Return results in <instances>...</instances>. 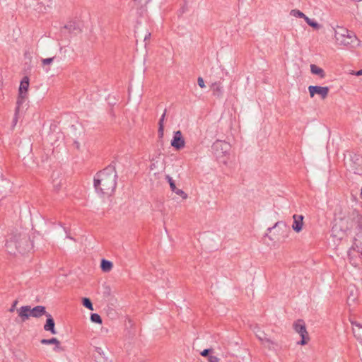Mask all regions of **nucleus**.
Here are the masks:
<instances>
[{"label":"nucleus","instance_id":"nucleus-33","mask_svg":"<svg viewBox=\"0 0 362 362\" xmlns=\"http://www.w3.org/2000/svg\"><path fill=\"white\" fill-rule=\"evenodd\" d=\"M135 1H139V3H144V4H147L151 0H134Z\"/></svg>","mask_w":362,"mask_h":362},{"label":"nucleus","instance_id":"nucleus-8","mask_svg":"<svg viewBox=\"0 0 362 362\" xmlns=\"http://www.w3.org/2000/svg\"><path fill=\"white\" fill-rule=\"evenodd\" d=\"M357 233L354 239V243L351 248L348 252V255L350 256L351 250H356L358 254H362V226L358 225L356 226Z\"/></svg>","mask_w":362,"mask_h":362},{"label":"nucleus","instance_id":"nucleus-28","mask_svg":"<svg viewBox=\"0 0 362 362\" xmlns=\"http://www.w3.org/2000/svg\"><path fill=\"white\" fill-rule=\"evenodd\" d=\"M211 353H213V349H204L203 350L202 352H201V355L202 356H210L209 354Z\"/></svg>","mask_w":362,"mask_h":362},{"label":"nucleus","instance_id":"nucleus-22","mask_svg":"<svg viewBox=\"0 0 362 362\" xmlns=\"http://www.w3.org/2000/svg\"><path fill=\"white\" fill-rule=\"evenodd\" d=\"M290 14L294 17L303 18L304 20L305 18H306L307 16L303 12L298 9H292L290 12Z\"/></svg>","mask_w":362,"mask_h":362},{"label":"nucleus","instance_id":"nucleus-15","mask_svg":"<svg viewBox=\"0 0 362 362\" xmlns=\"http://www.w3.org/2000/svg\"><path fill=\"white\" fill-rule=\"evenodd\" d=\"M213 95L217 98H221L223 93V88L221 82H215L211 85Z\"/></svg>","mask_w":362,"mask_h":362},{"label":"nucleus","instance_id":"nucleus-16","mask_svg":"<svg viewBox=\"0 0 362 362\" xmlns=\"http://www.w3.org/2000/svg\"><path fill=\"white\" fill-rule=\"evenodd\" d=\"M29 87V78L27 76H25L21 82L19 87V93L27 94V91Z\"/></svg>","mask_w":362,"mask_h":362},{"label":"nucleus","instance_id":"nucleus-25","mask_svg":"<svg viewBox=\"0 0 362 362\" xmlns=\"http://www.w3.org/2000/svg\"><path fill=\"white\" fill-rule=\"evenodd\" d=\"M90 320L95 323H98V324L102 323L101 317L97 313H92L90 315Z\"/></svg>","mask_w":362,"mask_h":362},{"label":"nucleus","instance_id":"nucleus-18","mask_svg":"<svg viewBox=\"0 0 362 362\" xmlns=\"http://www.w3.org/2000/svg\"><path fill=\"white\" fill-rule=\"evenodd\" d=\"M112 263L109 261V260H107V259H102L101 261V264H100V267H101V269L105 272H110L111 270V269L112 268Z\"/></svg>","mask_w":362,"mask_h":362},{"label":"nucleus","instance_id":"nucleus-19","mask_svg":"<svg viewBox=\"0 0 362 362\" xmlns=\"http://www.w3.org/2000/svg\"><path fill=\"white\" fill-rule=\"evenodd\" d=\"M166 112H167V110H166V109H165V110H164L163 115H161V117L159 119V122H158V124H159L158 134H159L160 137H162L163 136V129H164L163 122L165 120Z\"/></svg>","mask_w":362,"mask_h":362},{"label":"nucleus","instance_id":"nucleus-37","mask_svg":"<svg viewBox=\"0 0 362 362\" xmlns=\"http://www.w3.org/2000/svg\"><path fill=\"white\" fill-rule=\"evenodd\" d=\"M355 173H357V174H362V170H356L354 171Z\"/></svg>","mask_w":362,"mask_h":362},{"label":"nucleus","instance_id":"nucleus-39","mask_svg":"<svg viewBox=\"0 0 362 362\" xmlns=\"http://www.w3.org/2000/svg\"><path fill=\"white\" fill-rule=\"evenodd\" d=\"M221 355H222V356L226 358L228 356V352H226V354L223 353Z\"/></svg>","mask_w":362,"mask_h":362},{"label":"nucleus","instance_id":"nucleus-21","mask_svg":"<svg viewBox=\"0 0 362 362\" xmlns=\"http://www.w3.org/2000/svg\"><path fill=\"white\" fill-rule=\"evenodd\" d=\"M305 21L310 26H311L312 28H313L317 30L320 28V25L317 21L308 18V16H306V18H305Z\"/></svg>","mask_w":362,"mask_h":362},{"label":"nucleus","instance_id":"nucleus-14","mask_svg":"<svg viewBox=\"0 0 362 362\" xmlns=\"http://www.w3.org/2000/svg\"><path fill=\"white\" fill-rule=\"evenodd\" d=\"M47 320L46 323L44 325V329L47 332H50L52 334H57V330L55 329V322L54 320L51 315L50 313H48L46 315Z\"/></svg>","mask_w":362,"mask_h":362},{"label":"nucleus","instance_id":"nucleus-12","mask_svg":"<svg viewBox=\"0 0 362 362\" xmlns=\"http://www.w3.org/2000/svg\"><path fill=\"white\" fill-rule=\"evenodd\" d=\"M165 180L169 183L172 192L180 196L183 199H186L187 198V194L182 189L177 188L175 181L172 177H170L169 175H165Z\"/></svg>","mask_w":362,"mask_h":362},{"label":"nucleus","instance_id":"nucleus-35","mask_svg":"<svg viewBox=\"0 0 362 362\" xmlns=\"http://www.w3.org/2000/svg\"><path fill=\"white\" fill-rule=\"evenodd\" d=\"M17 115H18L15 114V116H14V118H13V126H15L16 124V123H17V119H18Z\"/></svg>","mask_w":362,"mask_h":362},{"label":"nucleus","instance_id":"nucleus-26","mask_svg":"<svg viewBox=\"0 0 362 362\" xmlns=\"http://www.w3.org/2000/svg\"><path fill=\"white\" fill-rule=\"evenodd\" d=\"M54 57L46 58L42 59V64L43 66L49 65L54 61Z\"/></svg>","mask_w":362,"mask_h":362},{"label":"nucleus","instance_id":"nucleus-40","mask_svg":"<svg viewBox=\"0 0 362 362\" xmlns=\"http://www.w3.org/2000/svg\"><path fill=\"white\" fill-rule=\"evenodd\" d=\"M75 144H76V148H78V147H79L78 142H75Z\"/></svg>","mask_w":362,"mask_h":362},{"label":"nucleus","instance_id":"nucleus-10","mask_svg":"<svg viewBox=\"0 0 362 362\" xmlns=\"http://www.w3.org/2000/svg\"><path fill=\"white\" fill-rule=\"evenodd\" d=\"M255 334L257 337L261 341L262 344L265 347L272 350H277L279 349L278 344L271 340L270 339L267 338L265 337V334L263 332L258 330L257 332H255Z\"/></svg>","mask_w":362,"mask_h":362},{"label":"nucleus","instance_id":"nucleus-34","mask_svg":"<svg viewBox=\"0 0 362 362\" xmlns=\"http://www.w3.org/2000/svg\"><path fill=\"white\" fill-rule=\"evenodd\" d=\"M150 37H151V33H147L146 35H145L144 41H146V40H149Z\"/></svg>","mask_w":362,"mask_h":362},{"label":"nucleus","instance_id":"nucleus-7","mask_svg":"<svg viewBox=\"0 0 362 362\" xmlns=\"http://www.w3.org/2000/svg\"><path fill=\"white\" fill-rule=\"evenodd\" d=\"M293 327L294 330L298 333L302 338L298 344L300 345L306 344L308 341L305 339V337L308 335V332L304 321L303 320H298L293 323Z\"/></svg>","mask_w":362,"mask_h":362},{"label":"nucleus","instance_id":"nucleus-31","mask_svg":"<svg viewBox=\"0 0 362 362\" xmlns=\"http://www.w3.org/2000/svg\"><path fill=\"white\" fill-rule=\"evenodd\" d=\"M17 303H18L17 300L13 301L11 308L9 309L10 312H13L15 310Z\"/></svg>","mask_w":362,"mask_h":362},{"label":"nucleus","instance_id":"nucleus-4","mask_svg":"<svg viewBox=\"0 0 362 362\" xmlns=\"http://www.w3.org/2000/svg\"><path fill=\"white\" fill-rule=\"evenodd\" d=\"M332 28L334 31V38L337 45L348 49L359 46V40L353 31L338 25Z\"/></svg>","mask_w":362,"mask_h":362},{"label":"nucleus","instance_id":"nucleus-24","mask_svg":"<svg viewBox=\"0 0 362 362\" xmlns=\"http://www.w3.org/2000/svg\"><path fill=\"white\" fill-rule=\"evenodd\" d=\"M83 305L90 310H93V306L90 300L88 298H83Z\"/></svg>","mask_w":362,"mask_h":362},{"label":"nucleus","instance_id":"nucleus-27","mask_svg":"<svg viewBox=\"0 0 362 362\" xmlns=\"http://www.w3.org/2000/svg\"><path fill=\"white\" fill-rule=\"evenodd\" d=\"M53 350L55 352H62L64 351L63 347L61 346L60 341H59V344H55Z\"/></svg>","mask_w":362,"mask_h":362},{"label":"nucleus","instance_id":"nucleus-32","mask_svg":"<svg viewBox=\"0 0 362 362\" xmlns=\"http://www.w3.org/2000/svg\"><path fill=\"white\" fill-rule=\"evenodd\" d=\"M279 225L285 226V223L283 221H278L272 227H273V228H275L278 227Z\"/></svg>","mask_w":362,"mask_h":362},{"label":"nucleus","instance_id":"nucleus-6","mask_svg":"<svg viewBox=\"0 0 362 362\" xmlns=\"http://www.w3.org/2000/svg\"><path fill=\"white\" fill-rule=\"evenodd\" d=\"M214 153L218 158L226 156L230 149L228 143L223 141H216L212 146Z\"/></svg>","mask_w":362,"mask_h":362},{"label":"nucleus","instance_id":"nucleus-41","mask_svg":"<svg viewBox=\"0 0 362 362\" xmlns=\"http://www.w3.org/2000/svg\"><path fill=\"white\" fill-rule=\"evenodd\" d=\"M102 351V350H101V349H100V348H97V351H98L99 354H100V351Z\"/></svg>","mask_w":362,"mask_h":362},{"label":"nucleus","instance_id":"nucleus-13","mask_svg":"<svg viewBox=\"0 0 362 362\" xmlns=\"http://www.w3.org/2000/svg\"><path fill=\"white\" fill-rule=\"evenodd\" d=\"M293 222L292 224L293 230L296 233L300 232L302 230L303 226V216L294 214L293 216Z\"/></svg>","mask_w":362,"mask_h":362},{"label":"nucleus","instance_id":"nucleus-5","mask_svg":"<svg viewBox=\"0 0 362 362\" xmlns=\"http://www.w3.org/2000/svg\"><path fill=\"white\" fill-rule=\"evenodd\" d=\"M18 316L23 322L27 320L30 317H40L42 315H47L49 313L46 312V308L42 305H37L31 308L29 305L21 306L18 310Z\"/></svg>","mask_w":362,"mask_h":362},{"label":"nucleus","instance_id":"nucleus-38","mask_svg":"<svg viewBox=\"0 0 362 362\" xmlns=\"http://www.w3.org/2000/svg\"><path fill=\"white\" fill-rule=\"evenodd\" d=\"M273 227H269L267 228V233H270L273 230Z\"/></svg>","mask_w":362,"mask_h":362},{"label":"nucleus","instance_id":"nucleus-30","mask_svg":"<svg viewBox=\"0 0 362 362\" xmlns=\"http://www.w3.org/2000/svg\"><path fill=\"white\" fill-rule=\"evenodd\" d=\"M197 83L200 88H203L205 87L204 81L202 77H199L197 78Z\"/></svg>","mask_w":362,"mask_h":362},{"label":"nucleus","instance_id":"nucleus-3","mask_svg":"<svg viewBox=\"0 0 362 362\" xmlns=\"http://www.w3.org/2000/svg\"><path fill=\"white\" fill-rule=\"evenodd\" d=\"M7 252L11 255L16 253L24 254L30 252L33 245L30 237L26 233L11 234L5 244Z\"/></svg>","mask_w":362,"mask_h":362},{"label":"nucleus","instance_id":"nucleus-20","mask_svg":"<svg viewBox=\"0 0 362 362\" xmlns=\"http://www.w3.org/2000/svg\"><path fill=\"white\" fill-rule=\"evenodd\" d=\"M25 98H26L25 94H22V95H21V93L18 94V97L17 102H16V107L15 110L16 115L18 114L20 106L25 102Z\"/></svg>","mask_w":362,"mask_h":362},{"label":"nucleus","instance_id":"nucleus-9","mask_svg":"<svg viewBox=\"0 0 362 362\" xmlns=\"http://www.w3.org/2000/svg\"><path fill=\"white\" fill-rule=\"evenodd\" d=\"M308 90L311 98H313L315 94H318L322 99H325L328 95L329 89L327 86H310Z\"/></svg>","mask_w":362,"mask_h":362},{"label":"nucleus","instance_id":"nucleus-43","mask_svg":"<svg viewBox=\"0 0 362 362\" xmlns=\"http://www.w3.org/2000/svg\"><path fill=\"white\" fill-rule=\"evenodd\" d=\"M361 198H362V188H361Z\"/></svg>","mask_w":362,"mask_h":362},{"label":"nucleus","instance_id":"nucleus-11","mask_svg":"<svg viewBox=\"0 0 362 362\" xmlns=\"http://www.w3.org/2000/svg\"><path fill=\"white\" fill-rule=\"evenodd\" d=\"M170 145L175 149L180 150L185 146V141L182 136V132L178 130L174 132Z\"/></svg>","mask_w":362,"mask_h":362},{"label":"nucleus","instance_id":"nucleus-23","mask_svg":"<svg viewBox=\"0 0 362 362\" xmlns=\"http://www.w3.org/2000/svg\"><path fill=\"white\" fill-rule=\"evenodd\" d=\"M42 344L48 345V344H59V340L57 338H51V339H42L40 341Z\"/></svg>","mask_w":362,"mask_h":362},{"label":"nucleus","instance_id":"nucleus-42","mask_svg":"<svg viewBox=\"0 0 362 362\" xmlns=\"http://www.w3.org/2000/svg\"><path fill=\"white\" fill-rule=\"evenodd\" d=\"M67 238H69V239H73L70 236H67Z\"/></svg>","mask_w":362,"mask_h":362},{"label":"nucleus","instance_id":"nucleus-2","mask_svg":"<svg viewBox=\"0 0 362 362\" xmlns=\"http://www.w3.org/2000/svg\"><path fill=\"white\" fill-rule=\"evenodd\" d=\"M117 173L115 166L110 165L96 173L93 185L97 193L110 195L117 187Z\"/></svg>","mask_w":362,"mask_h":362},{"label":"nucleus","instance_id":"nucleus-1","mask_svg":"<svg viewBox=\"0 0 362 362\" xmlns=\"http://www.w3.org/2000/svg\"><path fill=\"white\" fill-rule=\"evenodd\" d=\"M361 216L355 209L352 210L348 216H337L334 220V224L331 230V237L335 245L344 239L346 232L354 226L360 225Z\"/></svg>","mask_w":362,"mask_h":362},{"label":"nucleus","instance_id":"nucleus-29","mask_svg":"<svg viewBox=\"0 0 362 362\" xmlns=\"http://www.w3.org/2000/svg\"><path fill=\"white\" fill-rule=\"evenodd\" d=\"M208 362H219V358L216 356L210 355L208 357Z\"/></svg>","mask_w":362,"mask_h":362},{"label":"nucleus","instance_id":"nucleus-36","mask_svg":"<svg viewBox=\"0 0 362 362\" xmlns=\"http://www.w3.org/2000/svg\"><path fill=\"white\" fill-rule=\"evenodd\" d=\"M356 76L362 75V69H361V70H359V71H356Z\"/></svg>","mask_w":362,"mask_h":362},{"label":"nucleus","instance_id":"nucleus-17","mask_svg":"<svg viewBox=\"0 0 362 362\" xmlns=\"http://www.w3.org/2000/svg\"><path fill=\"white\" fill-rule=\"evenodd\" d=\"M310 71L313 74L317 75L321 78H324L325 77V73L324 70L315 64L310 65Z\"/></svg>","mask_w":362,"mask_h":362}]
</instances>
